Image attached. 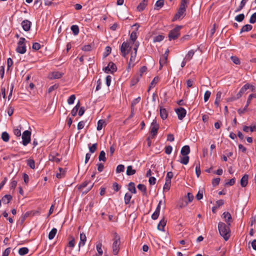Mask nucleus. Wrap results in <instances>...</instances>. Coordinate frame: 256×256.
Returning <instances> with one entry per match:
<instances>
[{"mask_svg":"<svg viewBox=\"0 0 256 256\" xmlns=\"http://www.w3.org/2000/svg\"><path fill=\"white\" fill-rule=\"evenodd\" d=\"M228 224L226 225L222 222L218 224V230L220 235L226 241L230 237V229Z\"/></svg>","mask_w":256,"mask_h":256,"instance_id":"obj_1","label":"nucleus"},{"mask_svg":"<svg viewBox=\"0 0 256 256\" xmlns=\"http://www.w3.org/2000/svg\"><path fill=\"white\" fill-rule=\"evenodd\" d=\"M187 6V1H182L178 12L176 13L173 18L174 21L179 19H182L184 17Z\"/></svg>","mask_w":256,"mask_h":256,"instance_id":"obj_2","label":"nucleus"},{"mask_svg":"<svg viewBox=\"0 0 256 256\" xmlns=\"http://www.w3.org/2000/svg\"><path fill=\"white\" fill-rule=\"evenodd\" d=\"M120 236L116 233H114L112 245V252L114 255H116L118 254L120 250Z\"/></svg>","mask_w":256,"mask_h":256,"instance_id":"obj_3","label":"nucleus"},{"mask_svg":"<svg viewBox=\"0 0 256 256\" xmlns=\"http://www.w3.org/2000/svg\"><path fill=\"white\" fill-rule=\"evenodd\" d=\"M94 184H92L90 180L85 181L82 182L78 188L83 194L88 193L93 187Z\"/></svg>","mask_w":256,"mask_h":256,"instance_id":"obj_4","label":"nucleus"},{"mask_svg":"<svg viewBox=\"0 0 256 256\" xmlns=\"http://www.w3.org/2000/svg\"><path fill=\"white\" fill-rule=\"evenodd\" d=\"M182 26H178L173 30H171L168 34V38L170 40H174L178 38L180 36V30Z\"/></svg>","mask_w":256,"mask_h":256,"instance_id":"obj_5","label":"nucleus"},{"mask_svg":"<svg viewBox=\"0 0 256 256\" xmlns=\"http://www.w3.org/2000/svg\"><path fill=\"white\" fill-rule=\"evenodd\" d=\"M26 39L24 38H20L18 43V46L16 48L17 52L24 54L26 52V46L24 44Z\"/></svg>","mask_w":256,"mask_h":256,"instance_id":"obj_6","label":"nucleus"},{"mask_svg":"<svg viewBox=\"0 0 256 256\" xmlns=\"http://www.w3.org/2000/svg\"><path fill=\"white\" fill-rule=\"evenodd\" d=\"M130 48L128 42H124L120 46V52L122 56L125 58L130 50Z\"/></svg>","mask_w":256,"mask_h":256,"instance_id":"obj_7","label":"nucleus"},{"mask_svg":"<svg viewBox=\"0 0 256 256\" xmlns=\"http://www.w3.org/2000/svg\"><path fill=\"white\" fill-rule=\"evenodd\" d=\"M31 132L29 130H25L22 134V143L24 146H26L30 141Z\"/></svg>","mask_w":256,"mask_h":256,"instance_id":"obj_8","label":"nucleus"},{"mask_svg":"<svg viewBox=\"0 0 256 256\" xmlns=\"http://www.w3.org/2000/svg\"><path fill=\"white\" fill-rule=\"evenodd\" d=\"M159 128V125L157 124L156 120H153L150 126V132L152 136V137H154L158 133V130Z\"/></svg>","mask_w":256,"mask_h":256,"instance_id":"obj_9","label":"nucleus"},{"mask_svg":"<svg viewBox=\"0 0 256 256\" xmlns=\"http://www.w3.org/2000/svg\"><path fill=\"white\" fill-rule=\"evenodd\" d=\"M116 66L112 62H110L108 66L104 68V72L107 74L110 72L111 74H113L114 72H116Z\"/></svg>","mask_w":256,"mask_h":256,"instance_id":"obj_10","label":"nucleus"},{"mask_svg":"<svg viewBox=\"0 0 256 256\" xmlns=\"http://www.w3.org/2000/svg\"><path fill=\"white\" fill-rule=\"evenodd\" d=\"M176 112L180 120H182L185 117L186 113V110L182 108H177L176 110Z\"/></svg>","mask_w":256,"mask_h":256,"instance_id":"obj_11","label":"nucleus"},{"mask_svg":"<svg viewBox=\"0 0 256 256\" xmlns=\"http://www.w3.org/2000/svg\"><path fill=\"white\" fill-rule=\"evenodd\" d=\"M250 87H252L254 88V86L250 85L248 84H244L240 90V92L236 94V98H240L242 94L248 89L250 88Z\"/></svg>","mask_w":256,"mask_h":256,"instance_id":"obj_12","label":"nucleus"},{"mask_svg":"<svg viewBox=\"0 0 256 256\" xmlns=\"http://www.w3.org/2000/svg\"><path fill=\"white\" fill-rule=\"evenodd\" d=\"M32 23L30 21L26 20L22 22V26L24 30L28 32L30 30Z\"/></svg>","mask_w":256,"mask_h":256,"instance_id":"obj_13","label":"nucleus"},{"mask_svg":"<svg viewBox=\"0 0 256 256\" xmlns=\"http://www.w3.org/2000/svg\"><path fill=\"white\" fill-rule=\"evenodd\" d=\"M63 74L59 72H54L49 74L48 78L50 79H57L60 78Z\"/></svg>","mask_w":256,"mask_h":256,"instance_id":"obj_14","label":"nucleus"},{"mask_svg":"<svg viewBox=\"0 0 256 256\" xmlns=\"http://www.w3.org/2000/svg\"><path fill=\"white\" fill-rule=\"evenodd\" d=\"M222 216H224L225 222L228 226H230V222L232 221V218L230 213L228 212H224Z\"/></svg>","mask_w":256,"mask_h":256,"instance_id":"obj_15","label":"nucleus"},{"mask_svg":"<svg viewBox=\"0 0 256 256\" xmlns=\"http://www.w3.org/2000/svg\"><path fill=\"white\" fill-rule=\"evenodd\" d=\"M60 154L58 153H55L54 154H50L49 156V160L52 162H55L57 163L60 162L62 158H59L57 156H59Z\"/></svg>","mask_w":256,"mask_h":256,"instance_id":"obj_16","label":"nucleus"},{"mask_svg":"<svg viewBox=\"0 0 256 256\" xmlns=\"http://www.w3.org/2000/svg\"><path fill=\"white\" fill-rule=\"evenodd\" d=\"M248 175L245 174L240 180V185L242 187H246L248 183Z\"/></svg>","mask_w":256,"mask_h":256,"instance_id":"obj_17","label":"nucleus"},{"mask_svg":"<svg viewBox=\"0 0 256 256\" xmlns=\"http://www.w3.org/2000/svg\"><path fill=\"white\" fill-rule=\"evenodd\" d=\"M190 152V148L188 146H184L180 150V154L182 156H188Z\"/></svg>","mask_w":256,"mask_h":256,"instance_id":"obj_18","label":"nucleus"},{"mask_svg":"<svg viewBox=\"0 0 256 256\" xmlns=\"http://www.w3.org/2000/svg\"><path fill=\"white\" fill-rule=\"evenodd\" d=\"M166 220L163 218L158 223V229L161 231L164 230V226L166 225Z\"/></svg>","mask_w":256,"mask_h":256,"instance_id":"obj_19","label":"nucleus"},{"mask_svg":"<svg viewBox=\"0 0 256 256\" xmlns=\"http://www.w3.org/2000/svg\"><path fill=\"white\" fill-rule=\"evenodd\" d=\"M160 204H158L157 206V207L156 208L155 212H154V214L152 216V219L155 220L158 218V217L159 214H160Z\"/></svg>","mask_w":256,"mask_h":256,"instance_id":"obj_20","label":"nucleus"},{"mask_svg":"<svg viewBox=\"0 0 256 256\" xmlns=\"http://www.w3.org/2000/svg\"><path fill=\"white\" fill-rule=\"evenodd\" d=\"M160 114L162 120H165L168 117V112L164 108L160 107Z\"/></svg>","mask_w":256,"mask_h":256,"instance_id":"obj_21","label":"nucleus"},{"mask_svg":"<svg viewBox=\"0 0 256 256\" xmlns=\"http://www.w3.org/2000/svg\"><path fill=\"white\" fill-rule=\"evenodd\" d=\"M80 242L79 243V247L82 245L84 246L85 244V242L86 240V237L84 233H80Z\"/></svg>","mask_w":256,"mask_h":256,"instance_id":"obj_22","label":"nucleus"},{"mask_svg":"<svg viewBox=\"0 0 256 256\" xmlns=\"http://www.w3.org/2000/svg\"><path fill=\"white\" fill-rule=\"evenodd\" d=\"M106 124L104 120H100L98 122V126H97V130H101L104 126H106Z\"/></svg>","mask_w":256,"mask_h":256,"instance_id":"obj_23","label":"nucleus"},{"mask_svg":"<svg viewBox=\"0 0 256 256\" xmlns=\"http://www.w3.org/2000/svg\"><path fill=\"white\" fill-rule=\"evenodd\" d=\"M179 162L183 164H187L189 162V156H182L180 157Z\"/></svg>","mask_w":256,"mask_h":256,"instance_id":"obj_24","label":"nucleus"},{"mask_svg":"<svg viewBox=\"0 0 256 256\" xmlns=\"http://www.w3.org/2000/svg\"><path fill=\"white\" fill-rule=\"evenodd\" d=\"M246 4V1H241L240 4L238 6H236V2L234 4L236 8L234 10L235 12H240L242 8Z\"/></svg>","mask_w":256,"mask_h":256,"instance_id":"obj_25","label":"nucleus"},{"mask_svg":"<svg viewBox=\"0 0 256 256\" xmlns=\"http://www.w3.org/2000/svg\"><path fill=\"white\" fill-rule=\"evenodd\" d=\"M252 25L248 24H246L242 28L240 34H242L243 32L250 31L252 29Z\"/></svg>","mask_w":256,"mask_h":256,"instance_id":"obj_26","label":"nucleus"},{"mask_svg":"<svg viewBox=\"0 0 256 256\" xmlns=\"http://www.w3.org/2000/svg\"><path fill=\"white\" fill-rule=\"evenodd\" d=\"M138 190L142 192L144 196H146V188L143 184H138L137 186Z\"/></svg>","mask_w":256,"mask_h":256,"instance_id":"obj_27","label":"nucleus"},{"mask_svg":"<svg viewBox=\"0 0 256 256\" xmlns=\"http://www.w3.org/2000/svg\"><path fill=\"white\" fill-rule=\"evenodd\" d=\"M12 199V196L10 194H6L2 198V200L4 204H8Z\"/></svg>","mask_w":256,"mask_h":256,"instance_id":"obj_28","label":"nucleus"},{"mask_svg":"<svg viewBox=\"0 0 256 256\" xmlns=\"http://www.w3.org/2000/svg\"><path fill=\"white\" fill-rule=\"evenodd\" d=\"M147 1H142L137 6V10L140 12L143 10L147 6Z\"/></svg>","mask_w":256,"mask_h":256,"instance_id":"obj_29","label":"nucleus"},{"mask_svg":"<svg viewBox=\"0 0 256 256\" xmlns=\"http://www.w3.org/2000/svg\"><path fill=\"white\" fill-rule=\"evenodd\" d=\"M136 171L135 170L132 169V166H129L127 167L126 174L128 176H132L135 174Z\"/></svg>","mask_w":256,"mask_h":256,"instance_id":"obj_30","label":"nucleus"},{"mask_svg":"<svg viewBox=\"0 0 256 256\" xmlns=\"http://www.w3.org/2000/svg\"><path fill=\"white\" fill-rule=\"evenodd\" d=\"M128 190L132 194H136V192L134 183L133 182H130L128 184Z\"/></svg>","mask_w":256,"mask_h":256,"instance_id":"obj_31","label":"nucleus"},{"mask_svg":"<svg viewBox=\"0 0 256 256\" xmlns=\"http://www.w3.org/2000/svg\"><path fill=\"white\" fill-rule=\"evenodd\" d=\"M57 232V230L56 228H53L48 234V238L50 240L53 239Z\"/></svg>","mask_w":256,"mask_h":256,"instance_id":"obj_32","label":"nucleus"},{"mask_svg":"<svg viewBox=\"0 0 256 256\" xmlns=\"http://www.w3.org/2000/svg\"><path fill=\"white\" fill-rule=\"evenodd\" d=\"M2 139L4 142H8L10 140V136L6 132H4L2 134Z\"/></svg>","mask_w":256,"mask_h":256,"instance_id":"obj_33","label":"nucleus"},{"mask_svg":"<svg viewBox=\"0 0 256 256\" xmlns=\"http://www.w3.org/2000/svg\"><path fill=\"white\" fill-rule=\"evenodd\" d=\"M28 252V249L27 248L24 247L20 248L18 250V254L20 256H24Z\"/></svg>","mask_w":256,"mask_h":256,"instance_id":"obj_34","label":"nucleus"},{"mask_svg":"<svg viewBox=\"0 0 256 256\" xmlns=\"http://www.w3.org/2000/svg\"><path fill=\"white\" fill-rule=\"evenodd\" d=\"M168 58L164 57L162 56L160 60V69L164 65L166 64L167 62Z\"/></svg>","mask_w":256,"mask_h":256,"instance_id":"obj_35","label":"nucleus"},{"mask_svg":"<svg viewBox=\"0 0 256 256\" xmlns=\"http://www.w3.org/2000/svg\"><path fill=\"white\" fill-rule=\"evenodd\" d=\"M194 54V50H190L187 54L186 56L184 58L186 60L188 61L190 60L192 58Z\"/></svg>","mask_w":256,"mask_h":256,"instance_id":"obj_36","label":"nucleus"},{"mask_svg":"<svg viewBox=\"0 0 256 256\" xmlns=\"http://www.w3.org/2000/svg\"><path fill=\"white\" fill-rule=\"evenodd\" d=\"M27 164L32 169L35 168V162L32 159H28L26 160Z\"/></svg>","mask_w":256,"mask_h":256,"instance_id":"obj_37","label":"nucleus"},{"mask_svg":"<svg viewBox=\"0 0 256 256\" xmlns=\"http://www.w3.org/2000/svg\"><path fill=\"white\" fill-rule=\"evenodd\" d=\"M164 4V1H156V3L154 6V9L158 10L163 6Z\"/></svg>","mask_w":256,"mask_h":256,"instance_id":"obj_38","label":"nucleus"},{"mask_svg":"<svg viewBox=\"0 0 256 256\" xmlns=\"http://www.w3.org/2000/svg\"><path fill=\"white\" fill-rule=\"evenodd\" d=\"M98 160L100 161H102V162L106 161V153L104 150H102L100 152V155L98 156Z\"/></svg>","mask_w":256,"mask_h":256,"instance_id":"obj_39","label":"nucleus"},{"mask_svg":"<svg viewBox=\"0 0 256 256\" xmlns=\"http://www.w3.org/2000/svg\"><path fill=\"white\" fill-rule=\"evenodd\" d=\"M71 30L74 35H77L79 32V28L76 25H72L71 26Z\"/></svg>","mask_w":256,"mask_h":256,"instance_id":"obj_40","label":"nucleus"},{"mask_svg":"<svg viewBox=\"0 0 256 256\" xmlns=\"http://www.w3.org/2000/svg\"><path fill=\"white\" fill-rule=\"evenodd\" d=\"M97 146H98L97 143H95L92 146H90V144H88V148H89L90 152L91 153H94L96 150Z\"/></svg>","mask_w":256,"mask_h":256,"instance_id":"obj_41","label":"nucleus"},{"mask_svg":"<svg viewBox=\"0 0 256 256\" xmlns=\"http://www.w3.org/2000/svg\"><path fill=\"white\" fill-rule=\"evenodd\" d=\"M244 18V15L243 14H240L235 17V20L238 22H242Z\"/></svg>","mask_w":256,"mask_h":256,"instance_id":"obj_42","label":"nucleus"},{"mask_svg":"<svg viewBox=\"0 0 256 256\" xmlns=\"http://www.w3.org/2000/svg\"><path fill=\"white\" fill-rule=\"evenodd\" d=\"M158 77H155L154 78V80L151 82L150 84V86H149V88H148V92L150 91V89L152 88H153L155 86V84L158 82Z\"/></svg>","mask_w":256,"mask_h":256,"instance_id":"obj_43","label":"nucleus"},{"mask_svg":"<svg viewBox=\"0 0 256 256\" xmlns=\"http://www.w3.org/2000/svg\"><path fill=\"white\" fill-rule=\"evenodd\" d=\"M132 198V195L130 194L126 193L124 196V202L126 204H128L130 199Z\"/></svg>","mask_w":256,"mask_h":256,"instance_id":"obj_44","label":"nucleus"},{"mask_svg":"<svg viewBox=\"0 0 256 256\" xmlns=\"http://www.w3.org/2000/svg\"><path fill=\"white\" fill-rule=\"evenodd\" d=\"M59 170L60 172L59 174H56V177L58 178H60L64 176L65 174V170L61 168H59Z\"/></svg>","mask_w":256,"mask_h":256,"instance_id":"obj_45","label":"nucleus"},{"mask_svg":"<svg viewBox=\"0 0 256 256\" xmlns=\"http://www.w3.org/2000/svg\"><path fill=\"white\" fill-rule=\"evenodd\" d=\"M171 185V182L166 181L164 186V190H168L170 188Z\"/></svg>","mask_w":256,"mask_h":256,"instance_id":"obj_46","label":"nucleus"},{"mask_svg":"<svg viewBox=\"0 0 256 256\" xmlns=\"http://www.w3.org/2000/svg\"><path fill=\"white\" fill-rule=\"evenodd\" d=\"M124 166L123 164H119L117 166L116 168V172L120 173L124 171Z\"/></svg>","mask_w":256,"mask_h":256,"instance_id":"obj_47","label":"nucleus"},{"mask_svg":"<svg viewBox=\"0 0 256 256\" xmlns=\"http://www.w3.org/2000/svg\"><path fill=\"white\" fill-rule=\"evenodd\" d=\"M76 99V96L74 94L71 95L68 100V103L69 104H74V101Z\"/></svg>","mask_w":256,"mask_h":256,"instance_id":"obj_48","label":"nucleus"},{"mask_svg":"<svg viewBox=\"0 0 256 256\" xmlns=\"http://www.w3.org/2000/svg\"><path fill=\"white\" fill-rule=\"evenodd\" d=\"M102 244L101 243H99L97 244L96 245V250L98 251V252L100 255H102L103 252L102 248Z\"/></svg>","mask_w":256,"mask_h":256,"instance_id":"obj_49","label":"nucleus"},{"mask_svg":"<svg viewBox=\"0 0 256 256\" xmlns=\"http://www.w3.org/2000/svg\"><path fill=\"white\" fill-rule=\"evenodd\" d=\"M230 58L234 64H240V60L238 57H236V56H232L230 57Z\"/></svg>","mask_w":256,"mask_h":256,"instance_id":"obj_50","label":"nucleus"},{"mask_svg":"<svg viewBox=\"0 0 256 256\" xmlns=\"http://www.w3.org/2000/svg\"><path fill=\"white\" fill-rule=\"evenodd\" d=\"M249 104H248V101L246 102V106L243 109L240 108L238 110V112L240 114H244L247 110V108Z\"/></svg>","mask_w":256,"mask_h":256,"instance_id":"obj_51","label":"nucleus"},{"mask_svg":"<svg viewBox=\"0 0 256 256\" xmlns=\"http://www.w3.org/2000/svg\"><path fill=\"white\" fill-rule=\"evenodd\" d=\"M130 38L133 42V43H134L137 38L136 32H132L130 36Z\"/></svg>","mask_w":256,"mask_h":256,"instance_id":"obj_52","label":"nucleus"},{"mask_svg":"<svg viewBox=\"0 0 256 256\" xmlns=\"http://www.w3.org/2000/svg\"><path fill=\"white\" fill-rule=\"evenodd\" d=\"M173 177V173L172 172H169L167 173L166 176V181L171 182V179Z\"/></svg>","mask_w":256,"mask_h":256,"instance_id":"obj_53","label":"nucleus"},{"mask_svg":"<svg viewBox=\"0 0 256 256\" xmlns=\"http://www.w3.org/2000/svg\"><path fill=\"white\" fill-rule=\"evenodd\" d=\"M210 94H211V92H210L208 90H206L204 94V100L205 102L208 100L209 99V98L210 96Z\"/></svg>","mask_w":256,"mask_h":256,"instance_id":"obj_54","label":"nucleus"},{"mask_svg":"<svg viewBox=\"0 0 256 256\" xmlns=\"http://www.w3.org/2000/svg\"><path fill=\"white\" fill-rule=\"evenodd\" d=\"M42 1H34L33 6L35 8L38 9L40 6H42Z\"/></svg>","mask_w":256,"mask_h":256,"instance_id":"obj_55","label":"nucleus"},{"mask_svg":"<svg viewBox=\"0 0 256 256\" xmlns=\"http://www.w3.org/2000/svg\"><path fill=\"white\" fill-rule=\"evenodd\" d=\"M196 173L198 177L200 174V163L198 162L196 164Z\"/></svg>","mask_w":256,"mask_h":256,"instance_id":"obj_56","label":"nucleus"},{"mask_svg":"<svg viewBox=\"0 0 256 256\" xmlns=\"http://www.w3.org/2000/svg\"><path fill=\"white\" fill-rule=\"evenodd\" d=\"M32 48L35 50H38L40 48V44L38 42H34L32 44Z\"/></svg>","mask_w":256,"mask_h":256,"instance_id":"obj_57","label":"nucleus"},{"mask_svg":"<svg viewBox=\"0 0 256 256\" xmlns=\"http://www.w3.org/2000/svg\"><path fill=\"white\" fill-rule=\"evenodd\" d=\"M136 54H137V52H132L130 58V61L131 62H133L135 63L136 58Z\"/></svg>","mask_w":256,"mask_h":256,"instance_id":"obj_58","label":"nucleus"},{"mask_svg":"<svg viewBox=\"0 0 256 256\" xmlns=\"http://www.w3.org/2000/svg\"><path fill=\"white\" fill-rule=\"evenodd\" d=\"M256 22V13L253 14L250 19V22L251 24H254Z\"/></svg>","mask_w":256,"mask_h":256,"instance_id":"obj_59","label":"nucleus"},{"mask_svg":"<svg viewBox=\"0 0 256 256\" xmlns=\"http://www.w3.org/2000/svg\"><path fill=\"white\" fill-rule=\"evenodd\" d=\"M172 148L170 146H168L165 147V152L168 154H171Z\"/></svg>","mask_w":256,"mask_h":256,"instance_id":"obj_60","label":"nucleus"},{"mask_svg":"<svg viewBox=\"0 0 256 256\" xmlns=\"http://www.w3.org/2000/svg\"><path fill=\"white\" fill-rule=\"evenodd\" d=\"M164 36L161 35H158L154 37V42H160L163 40Z\"/></svg>","mask_w":256,"mask_h":256,"instance_id":"obj_61","label":"nucleus"},{"mask_svg":"<svg viewBox=\"0 0 256 256\" xmlns=\"http://www.w3.org/2000/svg\"><path fill=\"white\" fill-rule=\"evenodd\" d=\"M220 178H215L214 179H213L212 181V184L214 186H217L219 184V182H220Z\"/></svg>","mask_w":256,"mask_h":256,"instance_id":"obj_62","label":"nucleus"},{"mask_svg":"<svg viewBox=\"0 0 256 256\" xmlns=\"http://www.w3.org/2000/svg\"><path fill=\"white\" fill-rule=\"evenodd\" d=\"M111 48L110 46H106V52L104 54V57L107 56L111 52Z\"/></svg>","mask_w":256,"mask_h":256,"instance_id":"obj_63","label":"nucleus"},{"mask_svg":"<svg viewBox=\"0 0 256 256\" xmlns=\"http://www.w3.org/2000/svg\"><path fill=\"white\" fill-rule=\"evenodd\" d=\"M187 198H188V201L187 202H188V203L191 202L194 200V196H193L192 194L190 192L188 193Z\"/></svg>","mask_w":256,"mask_h":256,"instance_id":"obj_64","label":"nucleus"}]
</instances>
